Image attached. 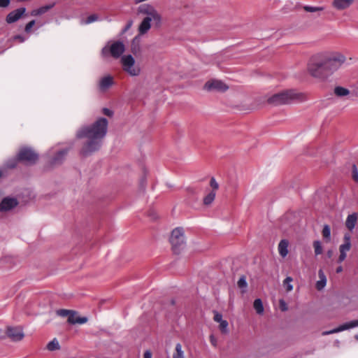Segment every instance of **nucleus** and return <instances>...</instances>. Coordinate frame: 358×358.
Segmentation results:
<instances>
[{"label":"nucleus","mask_w":358,"mask_h":358,"mask_svg":"<svg viewBox=\"0 0 358 358\" xmlns=\"http://www.w3.org/2000/svg\"><path fill=\"white\" fill-rule=\"evenodd\" d=\"M107 129V120L101 117L91 125L83 126L77 131L76 137L85 139L80 150L83 156H89L101 148Z\"/></svg>","instance_id":"nucleus-1"},{"label":"nucleus","mask_w":358,"mask_h":358,"mask_svg":"<svg viewBox=\"0 0 358 358\" xmlns=\"http://www.w3.org/2000/svg\"><path fill=\"white\" fill-rule=\"evenodd\" d=\"M345 56L338 52L317 55L308 65V72L317 78L324 79L338 70L345 62Z\"/></svg>","instance_id":"nucleus-2"},{"label":"nucleus","mask_w":358,"mask_h":358,"mask_svg":"<svg viewBox=\"0 0 358 358\" xmlns=\"http://www.w3.org/2000/svg\"><path fill=\"white\" fill-rule=\"evenodd\" d=\"M299 98L300 94L295 90H287L273 94L268 99V101L273 105H281L290 103L292 101Z\"/></svg>","instance_id":"nucleus-3"},{"label":"nucleus","mask_w":358,"mask_h":358,"mask_svg":"<svg viewBox=\"0 0 358 358\" xmlns=\"http://www.w3.org/2000/svg\"><path fill=\"white\" fill-rule=\"evenodd\" d=\"M138 12L140 14L145 15L143 20H149V22L153 23L155 27H159L162 24V16L158 11L151 5L144 3L138 8Z\"/></svg>","instance_id":"nucleus-4"},{"label":"nucleus","mask_w":358,"mask_h":358,"mask_svg":"<svg viewBox=\"0 0 358 358\" xmlns=\"http://www.w3.org/2000/svg\"><path fill=\"white\" fill-rule=\"evenodd\" d=\"M38 159V155L32 150L31 148H22L18 155L17 159H13L8 162L6 166L8 168H14L17 161H22L27 164H34Z\"/></svg>","instance_id":"nucleus-5"},{"label":"nucleus","mask_w":358,"mask_h":358,"mask_svg":"<svg viewBox=\"0 0 358 358\" xmlns=\"http://www.w3.org/2000/svg\"><path fill=\"white\" fill-rule=\"evenodd\" d=\"M120 63L123 71L130 76L136 77L141 74V67L136 63L132 55H124L122 56Z\"/></svg>","instance_id":"nucleus-6"},{"label":"nucleus","mask_w":358,"mask_h":358,"mask_svg":"<svg viewBox=\"0 0 358 358\" xmlns=\"http://www.w3.org/2000/svg\"><path fill=\"white\" fill-rule=\"evenodd\" d=\"M170 242L173 252L176 254L180 253L185 248V238L182 228L178 227L172 231Z\"/></svg>","instance_id":"nucleus-7"},{"label":"nucleus","mask_w":358,"mask_h":358,"mask_svg":"<svg viewBox=\"0 0 358 358\" xmlns=\"http://www.w3.org/2000/svg\"><path fill=\"white\" fill-rule=\"evenodd\" d=\"M125 47L122 42L115 41L110 44L109 43L103 48L101 54L106 57L110 54L114 58H119L124 52Z\"/></svg>","instance_id":"nucleus-8"},{"label":"nucleus","mask_w":358,"mask_h":358,"mask_svg":"<svg viewBox=\"0 0 358 358\" xmlns=\"http://www.w3.org/2000/svg\"><path fill=\"white\" fill-rule=\"evenodd\" d=\"M351 248V242H350V236L348 234L345 235L344 236V243L341 244L339 247V252L340 255L338 257V262L341 263L343 262L346 257H347V252L350 250Z\"/></svg>","instance_id":"nucleus-9"},{"label":"nucleus","mask_w":358,"mask_h":358,"mask_svg":"<svg viewBox=\"0 0 358 358\" xmlns=\"http://www.w3.org/2000/svg\"><path fill=\"white\" fill-rule=\"evenodd\" d=\"M357 327H358V320H352L349 322L343 324L342 325H341L338 327L335 328L332 330L323 331L322 333V335L326 336V335H329V334H335V333L341 332V331L348 330L349 329H352V328Z\"/></svg>","instance_id":"nucleus-10"},{"label":"nucleus","mask_w":358,"mask_h":358,"mask_svg":"<svg viewBox=\"0 0 358 358\" xmlns=\"http://www.w3.org/2000/svg\"><path fill=\"white\" fill-rule=\"evenodd\" d=\"M205 88L208 90L224 92L228 89V87L221 80H213L205 84Z\"/></svg>","instance_id":"nucleus-11"},{"label":"nucleus","mask_w":358,"mask_h":358,"mask_svg":"<svg viewBox=\"0 0 358 358\" xmlns=\"http://www.w3.org/2000/svg\"><path fill=\"white\" fill-rule=\"evenodd\" d=\"M18 202L16 199L6 197L0 203V211L6 212L16 207Z\"/></svg>","instance_id":"nucleus-12"},{"label":"nucleus","mask_w":358,"mask_h":358,"mask_svg":"<svg viewBox=\"0 0 358 358\" xmlns=\"http://www.w3.org/2000/svg\"><path fill=\"white\" fill-rule=\"evenodd\" d=\"M7 335L13 341H20L24 336L22 329L20 327H8Z\"/></svg>","instance_id":"nucleus-13"},{"label":"nucleus","mask_w":358,"mask_h":358,"mask_svg":"<svg viewBox=\"0 0 358 358\" xmlns=\"http://www.w3.org/2000/svg\"><path fill=\"white\" fill-rule=\"evenodd\" d=\"M113 84V78L111 76H106L99 80V89L102 92H105L108 90Z\"/></svg>","instance_id":"nucleus-14"},{"label":"nucleus","mask_w":358,"mask_h":358,"mask_svg":"<svg viewBox=\"0 0 358 358\" xmlns=\"http://www.w3.org/2000/svg\"><path fill=\"white\" fill-rule=\"evenodd\" d=\"M25 11V8H20L10 12L6 17V22L10 24L17 21Z\"/></svg>","instance_id":"nucleus-15"},{"label":"nucleus","mask_w":358,"mask_h":358,"mask_svg":"<svg viewBox=\"0 0 358 358\" xmlns=\"http://www.w3.org/2000/svg\"><path fill=\"white\" fill-rule=\"evenodd\" d=\"M88 321V318L84 316H80L77 312L73 311L68 317V322L71 324H83Z\"/></svg>","instance_id":"nucleus-16"},{"label":"nucleus","mask_w":358,"mask_h":358,"mask_svg":"<svg viewBox=\"0 0 358 358\" xmlns=\"http://www.w3.org/2000/svg\"><path fill=\"white\" fill-rule=\"evenodd\" d=\"M288 246L289 241L286 239L281 240L278 245V252L280 255L283 258L288 255Z\"/></svg>","instance_id":"nucleus-17"},{"label":"nucleus","mask_w":358,"mask_h":358,"mask_svg":"<svg viewBox=\"0 0 358 358\" xmlns=\"http://www.w3.org/2000/svg\"><path fill=\"white\" fill-rule=\"evenodd\" d=\"M67 154V150L62 149L60 150L55 151V156L52 157L51 163L52 164H59L64 160L65 156Z\"/></svg>","instance_id":"nucleus-18"},{"label":"nucleus","mask_w":358,"mask_h":358,"mask_svg":"<svg viewBox=\"0 0 358 358\" xmlns=\"http://www.w3.org/2000/svg\"><path fill=\"white\" fill-rule=\"evenodd\" d=\"M354 0H334L333 6L338 10H343L348 8Z\"/></svg>","instance_id":"nucleus-19"},{"label":"nucleus","mask_w":358,"mask_h":358,"mask_svg":"<svg viewBox=\"0 0 358 358\" xmlns=\"http://www.w3.org/2000/svg\"><path fill=\"white\" fill-rule=\"evenodd\" d=\"M151 22H149V20H143L141 22V24L138 26V34L139 35H144L151 28Z\"/></svg>","instance_id":"nucleus-20"},{"label":"nucleus","mask_w":358,"mask_h":358,"mask_svg":"<svg viewBox=\"0 0 358 358\" xmlns=\"http://www.w3.org/2000/svg\"><path fill=\"white\" fill-rule=\"evenodd\" d=\"M357 214L354 213L351 215H349L346 219L345 225L346 227L350 230L352 231L357 223Z\"/></svg>","instance_id":"nucleus-21"},{"label":"nucleus","mask_w":358,"mask_h":358,"mask_svg":"<svg viewBox=\"0 0 358 358\" xmlns=\"http://www.w3.org/2000/svg\"><path fill=\"white\" fill-rule=\"evenodd\" d=\"M318 275H319L320 280L318 281H317V282H316V288L318 290H321L326 286L327 278L324 275V273L323 272V271L322 269L319 270Z\"/></svg>","instance_id":"nucleus-22"},{"label":"nucleus","mask_w":358,"mask_h":358,"mask_svg":"<svg viewBox=\"0 0 358 358\" xmlns=\"http://www.w3.org/2000/svg\"><path fill=\"white\" fill-rule=\"evenodd\" d=\"M334 94L338 97H343L350 94V90L343 87L337 86L334 90Z\"/></svg>","instance_id":"nucleus-23"},{"label":"nucleus","mask_w":358,"mask_h":358,"mask_svg":"<svg viewBox=\"0 0 358 358\" xmlns=\"http://www.w3.org/2000/svg\"><path fill=\"white\" fill-rule=\"evenodd\" d=\"M173 358H185V352L180 343L176 345L175 351L173 353Z\"/></svg>","instance_id":"nucleus-24"},{"label":"nucleus","mask_w":358,"mask_h":358,"mask_svg":"<svg viewBox=\"0 0 358 358\" xmlns=\"http://www.w3.org/2000/svg\"><path fill=\"white\" fill-rule=\"evenodd\" d=\"M253 307L256 311V313L259 315H262L264 313V306L262 301L260 299H257L255 300L253 303Z\"/></svg>","instance_id":"nucleus-25"},{"label":"nucleus","mask_w":358,"mask_h":358,"mask_svg":"<svg viewBox=\"0 0 358 358\" xmlns=\"http://www.w3.org/2000/svg\"><path fill=\"white\" fill-rule=\"evenodd\" d=\"M216 192L211 191L203 198V204L206 206L210 205L215 198Z\"/></svg>","instance_id":"nucleus-26"},{"label":"nucleus","mask_w":358,"mask_h":358,"mask_svg":"<svg viewBox=\"0 0 358 358\" xmlns=\"http://www.w3.org/2000/svg\"><path fill=\"white\" fill-rule=\"evenodd\" d=\"M99 20H100L99 15L97 14H92V15H90V16H88L86 20H82L81 24H88L94 22L99 21Z\"/></svg>","instance_id":"nucleus-27"},{"label":"nucleus","mask_w":358,"mask_h":358,"mask_svg":"<svg viewBox=\"0 0 358 358\" xmlns=\"http://www.w3.org/2000/svg\"><path fill=\"white\" fill-rule=\"evenodd\" d=\"M60 348L58 341L56 338H54L52 341L48 343L47 345V348L50 351H53L56 350H59Z\"/></svg>","instance_id":"nucleus-28"},{"label":"nucleus","mask_w":358,"mask_h":358,"mask_svg":"<svg viewBox=\"0 0 358 358\" xmlns=\"http://www.w3.org/2000/svg\"><path fill=\"white\" fill-rule=\"evenodd\" d=\"M313 245L315 255H319L322 253V245L320 241H315Z\"/></svg>","instance_id":"nucleus-29"},{"label":"nucleus","mask_w":358,"mask_h":358,"mask_svg":"<svg viewBox=\"0 0 358 358\" xmlns=\"http://www.w3.org/2000/svg\"><path fill=\"white\" fill-rule=\"evenodd\" d=\"M293 279L291 277H287L284 281H283V285L286 288V290L287 292H290L293 289V286L291 284V282H292Z\"/></svg>","instance_id":"nucleus-30"},{"label":"nucleus","mask_w":358,"mask_h":358,"mask_svg":"<svg viewBox=\"0 0 358 358\" xmlns=\"http://www.w3.org/2000/svg\"><path fill=\"white\" fill-rule=\"evenodd\" d=\"M55 5V3H52L50 4H48V5H45V6H43L39 8H37L38 10V13L39 15H43L44 13H45L46 12H48L50 9H51L52 8H53Z\"/></svg>","instance_id":"nucleus-31"},{"label":"nucleus","mask_w":358,"mask_h":358,"mask_svg":"<svg viewBox=\"0 0 358 358\" xmlns=\"http://www.w3.org/2000/svg\"><path fill=\"white\" fill-rule=\"evenodd\" d=\"M220 325H219V328L220 329V331H222V333L223 334H227L228 333V322L227 320H223V321H221V322L219 323Z\"/></svg>","instance_id":"nucleus-32"},{"label":"nucleus","mask_w":358,"mask_h":358,"mask_svg":"<svg viewBox=\"0 0 358 358\" xmlns=\"http://www.w3.org/2000/svg\"><path fill=\"white\" fill-rule=\"evenodd\" d=\"M73 310H66V309H59L57 310V315L61 317H67L70 316Z\"/></svg>","instance_id":"nucleus-33"},{"label":"nucleus","mask_w":358,"mask_h":358,"mask_svg":"<svg viewBox=\"0 0 358 358\" xmlns=\"http://www.w3.org/2000/svg\"><path fill=\"white\" fill-rule=\"evenodd\" d=\"M322 236L324 238L329 240L331 236V229L328 225H324L322 229Z\"/></svg>","instance_id":"nucleus-34"},{"label":"nucleus","mask_w":358,"mask_h":358,"mask_svg":"<svg viewBox=\"0 0 358 358\" xmlns=\"http://www.w3.org/2000/svg\"><path fill=\"white\" fill-rule=\"evenodd\" d=\"M238 286L240 288H244L245 289L248 286V283L246 282V279L245 276H241L239 280H238Z\"/></svg>","instance_id":"nucleus-35"},{"label":"nucleus","mask_w":358,"mask_h":358,"mask_svg":"<svg viewBox=\"0 0 358 358\" xmlns=\"http://www.w3.org/2000/svg\"><path fill=\"white\" fill-rule=\"evenodd\" d=\"M323 9H324L323 7H314V6H304V10L307 12H310V13L322 10Z\"/></svg>","instance_id":"nucleus-36"},{"label":"nucleus","mask_w":358,"mask_h":358,"mask_svg":"<svg viewBox=\"0 0 358 358\" xmlns=\"http://www.w3.org/2000/svg\"><path fill=\"white\" fill-rule=\"evenodd\" d=\"M210 185L213 189L212 191L216 192V190L219 188V185L214 178L210 179Z\"/></svg>","instance_id":"nucleus-37"},{"label":"nucleus","mask_w":358,"mask_h":358,"mask_svg":"<svg viewBox=\"0 0 358 358\" xmlns=\"http://www.w3.org/2000/svg\"><path fill=\"white\" fill-rule=\"evenodd\" d=\"M352 178L355 181L358 182V171L355 165L352 166Z\"/></svg>","instance_id":"nucleus-38"},{"label":"nucleus","mask_w":358,"mask_h":358,"mask_svg":"<svg viewBox=\"0 0 358 358\" xmlns=\"http://www.w3.org/2000/svg\"><path fill=\"white\" fill-rule=\"evenodd\" d=\"M214 320L217 322V323H220L221 322V321H223L224 320L222 319V314L217 313V312H215V314H214Z\"/></svg>","instance_id":"nucleus-39"},{"label":"nucleus","mask_w":358,"mask_h":358,"mask_svg":"<svg viewBox=\"0 0 358 358\" xmlns=\"http://www.w3.org/2000/svg\"><path fill=\"white\" fill-rule=\"evenodd\" d=\"M34 24H35V20H34L30 21L29 23H27L25 26V29H24L25 31L27 33L29 32L31 29L33 27V26Z\"/></svg>","instance_id":"nucleus-40"},{"label":"nucleus","mask_w":358,"mask_h":358,"mask_svg":"<svg viewBox=\"0 0 358 358\" xmlns=\"http://www.w3.org/2000/svg\"><path fill=\"white\" fill-rule=\"evenodd\" d=\"M279 303H280V308L282 311H285L287 310V304L284 300H282V299L280 300Z\"/></svg>","instance_id":"nucleus-41"},{"label":"nucleus","mask_w":358,"mask_h":358,"mask_svg":"<svg viewBox=\"0 0 358 358\" xmlns=\"http://www.w3.org/2000/svg\"><path fill=\"white\" fill-rule=\"evenodd\" d=\"M10 3V0H0V7L6 8L8 6Z\"/></svg>","instance_id":"nucleus-42"},{"label":"nucleus","mask_w":358,"mask_h":358,"mask_svg":"<svg viewBox=\"0 0 358 358\" xmlns=\"http://www.w3.org/2000/svg\"><path fill=\"white\" fill-rule=\"evenodd\" d=\"M103 113L104 115H107V116H109V117L112 116V115H113V111H112V110H110V109H108V108H103Z\"/></svg>","instance_id":"nucleus-43"},{"label":"nucleus","mask_w":358,"mask_h":358,"mask_svg":"<svg viewBox=\"0 0 358 358\" xmlns=\"http://www.w3.org/2000/svg\"><path fill=\"white\" fill-rule=\"evenodd\" d=\"M210 343H212L213 345L215 346L217 345V340L214 337V336L211 335L210 336Z\"/></svg>","instance_id":"nucleus-44"},{"label":"nucleus","mask_w":358,"mask_h":358,"mask_svg":"<svg viewBox=\"0 0 358 358\" xmlns=\"http://www.w3.org/2000/svg\"><path fill=\"white\" fill-rule=\"evenodd\" d=\"M14 39L15 40H19L20 42L22 43L25 41V38L24 37H22V36L20 35H17V36H15L14 37Z\"/></svg>","instance_id":"nucleus-45"},{"label":"nucleus","mask_w":358,"mask_h":358,"mask_svg":"<svg viewBox=\"0 0 358 358\" xmlns=\"http://www.w3.org/2000/svg\"><path fill=\"white\" fill-rule=\"evenodd\" d=\"M143 358H152V354L150 351L147 350L144 352Z\"/></svg>","instance_id":"nucleus-46"},{"label":"nucleus","mask_w":358,"mask_h":358,"mask_svg":"<svg viewBox=\"0 0 358 358\" xmlns=\"http://www.w3.org/2000/svg\"><path fill=\"white\" fill-rule=\"evenodd\" d=\"M30 14H31V16L40 15L39 13H38V9H34V10H31Z\"/></svg>","instance_id":"nucleus-47"},{"label":"nucleus","mask_w":358,"mask_h":358,"mask_svg":"<svg viewBox=\"0 0 358 358\" xmlns=\"http://www.w3.org/2000/svg\"><path fill=\"white\" fill-rule=\"evenodd\" d=\"M343 271V267L341 266H338L337 268H336V273H339L341 272H342Z\"/></svg>","instance_id":"nucleus-48"},{"label":"nucleus","mask_w":358,"mask_h":358,"mask_svg":"<svg viewBox=\"0 0 358 358\" xmlns=\"http://www.w3.org/2000/svg\"><path fill=\"white\" fill-rule=\"evenodd\" d=\"M355 338L358 341V334L355 335Z\"/></svg>","instance_id":"nucleus-49"},{"label":"nucleus","mask_w":358,"mask_h":358,"mask_svg":"<svg viewBox=\"0 0 358 358\" xmlns=\"http://www.w3.org/2000/svg\"><path fill=\"white\" fill-rule=\"evenodd\" d=\"M129 27H130V25L127 26V28H126L125 29H129Z\"/></svg>","instance_id":"nucleus-50"},{"label":"nucleus","mask_w":358,"mask_h":358,"mask_svg":"<svg viewBox=\"0 0 358 358\" xmlns=\"http://www.w3.org/2000/svg\"><path fill=\"white\" fill-rule=\"evenodd\" d=\"M50 152H50V153H49V155H51V153H52H52L54 152L52 150H51Z\"/></svg>","instance_id":"nucleus-51"},{"label":"nucleus","mask_w":358,"mask_h":358,"mask_svg":"<svg viewBox=\"0 0 358 358\" xmlns=\"http://www.w3.org/2000/svg\"><path fill=\"white\" fill-rule=\"evenodd\" d=\"M2 176V172L0 171V177Z\"/></svg>","instance_id":"nucleus-52"}]
</instances>
